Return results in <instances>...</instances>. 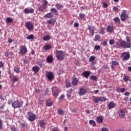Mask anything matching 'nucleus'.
Masks as SVG:
<instances>
[{
	"instance_id": "nucleus-1",
	"label": "nucleus",
	"mask_w": 131,
	"mask_h": 131,
	"mask_svg": "<svg viewBox=\"0 0 131 131\" xmlns=\"http://www.w3.org/2000/svg\"><path fill=\"white\" fill-rule=\"evenodd\" d=\"M117 46L118 47H122V48H124V49H130L131 44L130 42H125L124 41H121V42H118L117 43Z\"/></svg>"
},
{
	"instance_id": "nucleus-2",
	"label": "nucleus",
	"mask_w": 131,
	"mask_h": 131,
	"mask_svg": "<svg viewBox=\"0 0 131 131\" xmlns=\"http://www.w3.org/2000/svg\"><path fill=\"white\" fill-rule=\"evenodd\" d=\"M22 105H23V101H20L19 100L15 101L12 103V106L14 109L22 107Z\"/></svg>"
},
{
	"instance_id": "nucleus-3",
	"label": "nucleus",
	"mask_w": 131,
	"mask_h": 131,
	"mask_svg": "<svg viewBox=\"0 0 131 131\" xmlns=\"http://www.w3.org/2000/svg\"><path fill=\"white\" fill-rule=\"evenodd\" d=\"M56 58L59 61H62L64 59V54L63 51L57 50L56 52Z\"/></svg>"
},
{
	"instance_id": "nucleus-4",
	"label": "nucleus",
	"mask_w": 131,
	"mask_h": 131,
	"mask_svg": "<svg viewBox=\"0 0 131 131\" xmlns=\"http://www.w3.org/2000/svg\"><path fill=\"white\" fill-rule=\"evenodd\" d=\"M28 119L30 121H34L36 119V115L29 112L27 114Z\"/></svg>"
},
{
	"instance_id": "nucleus-5",
	"label": "nucleus",
	"mask_w": 131,
	"mask_h": 131,
	"mask_svg": "<svg viewBox=\"0 0 131 131\" xmlns=\"http://www.w3.org/2000/svg\"><path fill=\"white\" fill-rule=\"evenodd\" d=\"M120 18L121 21H122L123 22H124V21H125L126 19L128 18V14L126 13V10H123L121 14L120 15Z\"/></svg>"
},
{
	"instance_id": "nucleus-6",
	"label": "nucleus",
	"mask_w": 131,
	"mask_h": 131,
	"mask_svg": "<svg viewBox=\"0 0 131 131\" xmlns=\"http://www.w3.org/2000/svg\"><path fill=\"white\" fill-rule=\"evenodd\" d=\"M52 92L53 96L54 97H55L56 98L58 97V96L59 95V93L60 92L59 89L57 87H53L52 88Z\"/></svg>"
},
{
	"instance_id": "nucleus-7",
	"label": "nucleus",
	"mask_w": 131,
	"mask_h": 131,
	"mask_svg": "<svg viewBox=\"0 0 131 131\" xmlns=\"http://www.w3.org/2000/svg\"><path fill=\"white\" fill-rule=\"evenodd\" d=\"M121 56L124 61H127V60L130 58V55L127 52H123L121 53Z\"/></svg>"
},
{
	"instance_id": "nucleus-8",
	"label": "nucleus",
	"mask_w": 131,
	"mask_h": 131,
	"mask_svg": "<svg viewBox=\"0 0 131 131\" xmlns=\"http://www.w3.org/2000/svg\"><path fill=\"white\" fill-rule=\"evenodd\" d=\"M88 30L89 31L90 35L91 36H94V34H95V27L94 26H88Z\"/></svg>"
},
{
	"instance_id": "nucleus-9",
	"label": "nucleus",
	"mask_w": 131,
	"mask_h": 131,
	"mask_svg": "<svg viewBox=\"0 0 131 131\" xmlns=\"http://www.w3.org/2000/svg\"><path fill=\"white\" fill-rule=\"evenodd\" d=\"M19 52L21 55H26V54H27V48H26L25 46H22L20 47Z\"/></svg>"
},
{
	"instance_id": "nucleus-10",
	"label": "nucleus",
	"mask_w": 131,
	"mask_h": 131,
	"mask_svg": "<svg viewBox=\"0 0 131 131\" xmlns=\"http://www.w3.org/2000/svg\"><path fill=\"white\" fill-rule=\"evenodd\" d=\"M46 77H47L49 80L52 81V80H53V78H54V75H53V73L51 72H48L46 73Z\"/></svg>"
},
{
	"instance_id": "nucleus-11",
	"label": "nucleus",
	"mask_w": 131,
	"mask_h": 131,
	"mask_svg": "<svg viewBox=\"0 0 131 131\" xmlns=\"http://www.w3.org/2000/svg\"><path fill=\"white\" fill-rule=\"evenodd\" d=\"M26 27L28 29V30H31V29H33V25L31 22L27 21L25 24Z\"/></svg>"
},
{
	"instance_id": "nucleus-12",
	"label": "nucleus",
	"mask_w": 131,
	"mask_h": 131,
	"mask_svg": "<svg viewBox=\"0 0 131 131\" xmlns=\"http://www.w3.org/2000/svg\"><path fill=\"white\" fill-rule=\"evenodd\" d=\"M86 94V90L84 88H80L78 91V95L79 96H83Z\"/></svg>"
},
{
	"instance_id": "nucleus-13",
	"label": "nucleus",
	"mask_w": 131,
	"mask_h": 131,
	"mask_svg": "<svg viewBox=\"0 0 131 131\" xmlns=\"http://www.w3.org/2000/svg\"><path fill=\"white\" fill-rule=\"evenodd\" d=\"M124 116H125L124 110H120L119 112V117H120V118H124Z\"/></svg>"
},
{
	"instance_id": "nucleus-14",
	"label": "nucleus",
	"mask_w": 131,
	"mask_h": 131,
	"mask_svg": "<svg viewBox=\"0 0 131 131\" xmlns=\"http://www.w3.org/2000/svg\"><path fill=\"white\" fill-rule=\"evenodd\" d=\"M24 13L25 14H32L33 13H34V9H31L30 10H29V9L28 8H25L24 10Z\"/></svg>"
},
{
	"instance_id": "nucleus-15",
	"label": "nucleus",
	"mask_w": 131,
	"mask_h": 131,
	"mask_svg": "<svg viewBox=\"0 0 131 131\" xmlns=\"http://www.w3.org/2000/svg\"><path fill=\"white\" fill-rule=\"evenodd\" d=\"M53 61L54 58L52 56H48L46 59L47 63H49V64H51V63H53Z\"/></svg>"
},
{
	"instance_id": "nucleus-16",
	"label": "nucleus",
	"mask_w": 131,
	"mask_h": 131,
	"mask_svg": "<svg viewBox=\"0 0 131 131\" xmlns=\"http://www.w3.org/2000/svg\"><path fill=\"white\" fill-rule=\"evenodd\" d=\"M82 75L85 77V78H89V76L91 75V71H87L82 73Z\"/></svg>"
},
{
	"instance_id": "nucleus-17",
	"label": "nucleus",
	"mask_w": 131,
	"mask_h": 131,
	"mask_svg": "<svg viewBox=\"0 0 131 131\" xmlns=\"http://www.w3.org/2000/svg\"><path fill=\"white\" fill-rule=\"evenodd\" d=\"M47 23L49 24V25H55L56 24V19L53 18L48 20H47Z\"/></svg>"
},
{
	"instance_id": "nucleus-18",
	"label": "nucleus",
	"mask_w": 131,
	"mask_h": 131,
	"mask_svg": "<svg viewBox=\"0 0 131 131\" xmlns=\"http://www.w3.org/2000/svg\"><path fill=\"white\" fill-rule=\"evenodd\" d=\"M40 70V68H39V67L38 66H34L32 68V71H34V72H35V73H37L39 70Z\"/></svg>"
},
{
	"instance_id": "nucleus-19",
	"label": "nucleus",
	"mask_w": 131,
	"mask_h": 131,
	"mask_svg": "<svg viewBox=\"0 0 131 131\" xmlns=\"http://www.w3.org/2000/svg\"><path fill=\"white\" fill-rule=\"evenodd\" d=\"M116 104L113 102H110L108 105V109L110 110L111 109H112L113 108H114L115 107Z\"/></svg>"
},
{
	"instance_id": "nucleus-20",
	"label": "nucleus",
	"mask_w": 131,
	"mask_h": 131,
	"mask_svg": "<svg viewBox=\"0 0 131 131\" xmlns=\"http://www.w3.org/2000/svg\"><path fill=\"white\" fill-rule=\"evenodd\" d=\"M107 30L108 32H113V31H114V27L108 25L107 26Z\"/></svg>"
},
{
	"instance_id": "nucleus-21",
	"label": "nucleus",
	"mask_w": 131,
	"mask_h": 131,
	"mask_svg": "<svg viewBox=\"0 0 131 131\" xmlns=\"http://www.w3.org/2000/svg\"><path fill=\"white\" fill-rule=\"evenodd\" d=\"M96 60V57L94 56H92L90 57L89 59V62H91L92 64H96V62L94 61V60Z\"/></svg>"
},
{
	"instance_id": "nucleus-22",
	"label": "nucleus",
	"mask_w": 131,
	"mask_h": 131,
	"mask_svg": "<svg viewBox=\"0 0 131 131\" xmlns=\"http://www.w3.org/2000/svg\"><path fill=\"white\" fill-rule=\"evenodd\" d=\"M55 7L57 10H62L63 8V5L60 3H57L55 5Z\"/></svg>"
},
{
	"instance_id": "nucleus-23",
	"label": "nucleus",
	"mask_w": 131,
	"mask_h": 131,
	"mask_svg": "<svg viewBox=\"0 0 131 131\" xmlns=\"http://www.w3.org/2000/svg\"><path fill=\"white\" fill-rule=\"evenodd\" d=\"M103 120H104L103 117L99 116V117H97L96 121H97V122H98V123H102V122H103Z\"/></svg>"
},
{
	"instance_id": "nucleus-24",
	"label": "nucleus",
	"mask_w": 131,
	"mask_h": 131,
	"mask_svg": "<svg viewBox=\"0 0 131 131\" xmlns=\"http://www.w3.org/2000/svg\"><path fill=\"white\" fill-rule=\"evenodd\" d=\"M116 91L118 93H124V92H125V88L120 89L119 88H117Z\"/></svg>"
},
{
	"instance_id": "nucleus-25",
	"label": "nucleus",
	"mask_w": 131,
	"mask_h": 131,
	"mask_svg": "<svg viewBox=\"0 0 131 131\" xmlns=\"http://www.w3.org/2000/svg\"><path fill=\"white\" fill-rule=\"evenodd\" d=\"M47 105L48 107H51L53 105V101H52V100L48 99L47 101Z\"/></svg>"
},
{
	"instance_id": "nucleus-26",
	"label": "nucleus",
	"mask_w": 131,
	"mask_h": 131,
	"mask_svg": "<svg viewBox=\"0 0 131 131\" xmlns=\"http://www.w3.org/2000/svg\"><path fill=\"white\" fill-rule=\"evenodd\" d=\"M43 59H40L37 62V64L40 66V67H42L43 66Z\"/></svg>"
},
{
	"instance_id": "nucleus-27",
	"label": "nucleus",
	"mask_w": 131,
	"mask_h": 131,
	"mask_svg": "<svg viewBox=\"0 0 131 131\" xmlns=\"http://www.w3.org/2000/svg\"><path fill=\"white\" fill-rule=\"evenodd\" d=\"M98 100H99L100 102H105V101H107V98L104 96L99 97Z\"/></svg>"
},
{
	"instance_id": "nucleus-28",
	"label": "nucleus",
	"mask_w": 131,
	"mask_h": 131,
	"mask_svg": "<svg viewBox=\"0 0 131 131\" xmlns=\"http://www.w3.org/2000/svg\"><path fill=\"white\" fill-rule=\"evenodd\" d=\"M47 9V7L45 6V5H42L41 6L39 7L38 8L39 11L40 12H42L44 10H46Z\"/></svg>"
},
{
	"instance_id": "nucleus-29",
	"label": "nucleus",
	"mask_w": 131,
	"mask_h": 131,
	"mask_svg": "<svg viewBox=\"0 0 131 131\" xmlns=\"http://www.w3.org/2000/svg\"><path fill=\"white\" fill-rule=\"evenodd\" d=\"M101 39V36L99 35H96L94 38L95 41H99Z\"/></svg>"
},
{
	"instance_id": "nucleus-30",
	"label": "nucleus",
	"mask_w": 131,
	"mask_h": 131,
	"mask_svg": "<svg viewBox=\"0 0 131 131\" xmlns=\"http://www.w3.org/2000/svg\"><path fill=\"white\" fill-rule=\"evenodd\" d=\"M51 37L49 35H47L43 37V40L45 41L50 40Z\"/></svg>"
},
{
	"instance_id": "nucleus-31",
	"label": "nucleus",
	"mask_w": 131,
	"mask_h": 131,
	"mask_svg": "<svg viewBox=\"0 0 131 131\" xmlns=\"http://www.w3.org/2000/svg\"><path fill=\"white\" fill-rule=\"evenodd\" d=\"M99 33L100 34H105V28H101L99 29Z\"/></svg>"
},
{
	"instance_id": "nucleus-32",
	"label": "nucleus",
	"mask_w": 131,
	"mask_h": 131,
	"mask_svg": "<svg viewBox=\"0 0 131 131\" xmlns=\"http://www.w3.org/2000/svg\"><path fill=\"white\" fill-rule=\"evenodd\" d=\"M51 12H53V13H55V14L57 15H59L58 13V10L56 9L55 8H52L50 9Z\"/></svg>"
},
{
	"instance_id": "nucleus-33",
	"label": "nucleus",
	"mask_w": 131,
	"mask_h": 131,
	"mask_svg": "<svg viewBox=\"0 0 131 131\" xmlns=\"http://www.w3.org/2000/svg\"><path fill=\"white\" fill-rule=\"evenodd\" d=\"M78 82V79L76 78H74L72 81V84L73 85H76Z\"/></svg>"
},
{
	"instance_id": "nucleus-34",
	"label": "nucleus",
	"mask_w": 131,
	"mask_h": 131,
	"mask_svg": "<svg viewBox=\"0 0 131 131\" xmlns=\"http://www.w3.org/2000/svg\"><path fill=\"white\" fill-rule=\"evenodd\" d=\"M112 64L115 66H118L119 65V62L117 60H113L112 61Z\"/></svg>"
},
{
	"instance_id": "nucleus-35",
	"label": "nucleus",
	"mask_w": 131,
	"mask_h": 131,
	"mask_svg": "<svg viewBox=\"0 0 131 131\" xmlns=\"http://www.w3.org/2000/svg\"><path fill=\"white\" fill-rule=\"evenodd\" d=\"M44 49H45V50H51V49H52V46L50 45H46L44 47Z\"/></svg>"
},
{
	"instance_id": "nucleus-36",
	"label": "nucleus",
	"mask_w": 131,
	"mask_h": 131,
	"mask_svg": "<svg viewBox=\"0 0 131 131\" xmlns=\"http://www.w3.org/2000/svg\"><path fill=\"white\" fill-rule=\"evenodd\" d=\"M7 22H8V23H12L14 21V20L13 18H11V17H7L6 18Z\"/></svg>"
},
{
	"instance_id": "nucleus-37",
	"label": "nucleus",
	"mask_w": 131,
	"mask_h": 131,
	"mask_svg": "<svg viewBox=\"0 0 131 131\" xmlns=\"http://www.w3.org/2000/svg\"><path fill=\"white\" fill-rule=\"evenodd\" d=\"M123 79L124 81L127 82L128 81V80H129V77H128V76H126L125 74H124Z\"/></svg>"
},
{
	"instance_id": "nucleus-38",
	"label": "nucleus",
	"mask_w": 131,
	"mask_h": 131,
	"mask_svg": "<svg viewBox=\"0 0 131 131\" xmlns=\"http://www.w3.org/2000/svg\"><path fill=\"white\" fill-rule=\"evenodd\" d=\"M12 79H13V81H14V82H16L19 81V78L16 77L15 76H12Z\"/></svg>"
},
{
	"instance_id": "nucleus-39",
	"label": "nucleus",
	"mask_w": 131,
	"mask_h": 131,
	"mask_svg": "<svg viewBox=\"0 0 131 131\" xmlns=\"http://www.w3.org/2000/svg\"><path fill=\"white\" fill-rule=\"evenodd\" d=\"M93 100L95 103L97 104V103H98L100 100H99V97H94Z\"/></svg>"
},
{
	"instance_id": "nucleus-40",
	"label": "nucleus",
	"mask_w": 131,
	"mask_h": 131,
	"mask_svg": "<svg viewBox=\"0 0 131 131\" xmlns=\"http://www.w3.org/2000/svg\"><path fill=\"white\" fill-rule=\"evenodd\" d=\"M27 39H34V36L33 34H31L27 37Z\"/></svg>"
},
{
	"instance_id": "nucleus-41",
	"label": "nucleus",
	"mask_w": 131,
	"mask_h": 131,
	"mask_svg": "<svg viewBox=\"0 0 131 131\" xmlns=\"http://www.w3.org/2000/svg\"><path fill=\"white\" fill-rule=\"evenodd\" d=\"M14 71L16 72V73H20V68L16 67L14 69Z\"/></svg>"
},
{
	"instance_id": "nucleus-42",
	"label": "nucleus",
	"mask_w": 131,
	"mask_h": 131,
	"mask_svg": "<svg viewBox=\"0 0 131 131\" xmlns=\"http://www.w3.org/2000/svg\"><path fill=\"white\" fill-rule=\"evenodd\" d=\"M114 21L115 23H119L120 22V19L118 17L114 18Z\"/></svg>"
},
{
	"instance_id": "nucleus-43",
	"label": "nucleus",
	"mask_w": 131,
	"mask_h": 131,
	"mask_svg": "<svg viewBox=\"0 0 131 131\" xmlns=\"http://www.w3.org/2000/svg\"><path fill=\"white\" fill-rule=\"evenodd\" d=\"M58 114L59 115H63L64 114V112L63 111V110L60 109L58 110Z\"/></svg>"
},
{
	"instance_id": "nucleus-44",
	"label": "nucleus",
	"mask_w": 131,
	"mask_h": 131,
	"mask_svg": "<svg viewBox=\"0 0 131 131\" xmlns=\"http://www.w3.org/2000/svg\"><path fill=\"white\" fill-rule=\"evenodd\" d=\"M90 79H92V80H97L98 78L96 76L92 75L90 76Z\"/></svg>"
},
{
	"instance_id": "nucleus-45",
	"label": "nucleus",
	"mask_w": 131,
	"mask_h": 131,
	"mask_svg": "<svg viewBox=\"0 0 131 131\" xmlns=\"http://www.w3.org/2000/svg\"><path fill=\"white\" fill-rule=\"evenodd\" d=\"M85 15L83 13H80L79 14V17L81 20H83V19L85 18Z\"/></svg>"
},
{
	"instance_id": "nucleus-46",
	"label": "nucleus",
	"mask_w": 131,
	"mask_h": 131,
	"mask_svg": "<svg viewBox=\"0 0 131 131\" xmlns=\"http://www.w3.org/2000/svg\"><path fill=\"white\" fill-rule=\"evenodd\" d=\"M40 126L41 127H45L46 124H45V122L43 121H40Z\"/></svg>"
},
{
	"instance_id": "nucleus-47",
	"label": "nucleus",
	"mask_w": 131,
	"mask_h": 131,
	"mask_svg": "<svg viewBox=\"0 0 131 131\" xmlns=\"http://www.w3.org/2000/svg\"><path fill=\"white\" fill-rule=\"evenodd\" d=\"M89 123L90 124H93V126H96V122H95L94 120H91L89 121Z\"/></svg>"
},
{
	"instance_id": "nucleus-48",
	"label": "nucleus",
	"mask_w": 131,
	"mask_h": 131,
	"mask_svg": "<svg viewBox=\"0 0 131 131\" xmlns=\"http://www.w3.org/2000/svg\"><path fill=\"white\" fill-rule=\"evenodd\" d=\"M38 104H39V105H42V104H43V99L42 98L39 99Z\"/></svg>"
},
{
	"instance_id": "nucleus-49",
	"label": "nucleus",
	"mask_w": 131,
	"mask_h": 131,
	"mask_svg": "<svg viewBox=\"0 0 131 131\" xmlns=\"http://www.w3.org/2000/svg\"><path fill=\"white\" fill-rule=\"evenodd\" d=\"M45 17H46V18H52V17H53V15H52V14L49 13L45 15Z\"/></svg>"
},
{
	"instance_id": "nucleus-50",
	"label": "nucleus",
	"mask_w": 131,
	"mask_h": 131,
	"mask_svg": "<svg viewBox=\"0 0 131 131\" xmlns=\"http://www.w3.org/2000/svg\"><path fill=\"white\" fill-rule=\"evenodd\" d=\"M49 4V3H48V1H47V0H44L43 2V6L46 7L48 6V4Z\"/></svg>"
},
{
	"instance_id": "nucleus-51",
	"label": "nucleus",
	"mask_w": 131,
	"mask_h": 131,
	"mask_svg": "<svg viewBox=\"0 0 131 131\" xmlns=\"http://www.w3.org/2000/svg\"><path fill=\"white\" fill-rule=\"evenodd\" d=\"M4 126H3V121L0 119V129H3Z\"/></svg>"
},
{
	"instance_id": "nucleus-52",
	"label": "nucleus",
	"mask_w": 131,
	"mask_h": 131,
	"mask_svg": "<svg viewBox=\"0 0 131 131\" xmlns=\"http://www.w3.org/2000/svg\"><path fill=\"white\" fill-rule=\"evenodd\" d=\"M94 49L96 50V51H98L101 49V47L99 45H96L95 46Z\"/></svg>"
},
{
	"instance_id": "nucleus-53",
	"label": "nucleus",
	"mask_w": 131,
	"mask_h": 131,
	"mask_svg": "<svg viewBox=\"0 0 131 131\" xmlns=\"http://www.w3.org/2000/svg\"><path fill=\"white\" fill-rule=\"evenodd\" d=\"M109 43H110V45H114V43H115V41H114V39H111V40L109 41Z\"/></svg>"
},
{
	"instance_id": "nucleus-54",
	"label": "nucleus",
	"mask_w": 131,
	"mask_h": 131,
	"mask_svg": "<svg viewBox=\"0 0 131 131\" xmlns=\"http://www.w3.org/2000/svg\"><path fill=\"white\" fill-rule=\"evenodd\" d=\"M66 86V88H70L71 86V83L70 82H67Z\"/></svg>"
},
{
	"instance_id": "nucleus-55",
	"label": "nucleus",
	"mask_w": 131,
	"mask_h": 131,
	"mask_svg": "<svg viewBox=\"0 0 131 131\" xmlns=\"http://www.w3.org/2000/svg\"><path fill=\"white\" fill-rule=\"evenodd\" d=\"M103 69H109V67L107 64H104L103 66Z\"/></svg>"
},
{
	"instance_id": "nucleus-56",
	"label": "nucleus",
	"mask_w": 131,
	"mask_h": 131,
	"mask_svg": "<svg viewBox=\"0 0 131 131\" xmlns=\"http://www.w3.org/2000/svg\"><path fill=\"white\" fill-rule=\"evenodd\" d=\"M67 98H68V99H70V98H71V93H70V92H68L67 94Z\"/></svg>"
},
{
	"instance_id": "nucleus-57",
	"label": "nucleus",
	"mask_w": 131,
	"mask_h": 131,
	"mask_svg": "<svg viewBox=\"0 0 131 131\" xmlns=\"http://www.w3.org/2000/svg\"><path fill=\"white\" fill-rule=\"evenodd\" d=\"M8 105H11V104H13V100L10 99L8 101Z\"/></svg>"
},
{
	"instance_id": "nucleus-58",
	"label": "nucleus",
	"mask_w": 131,
	"mask_h": 131,
	"mask_svg": "<svg viewBox=\"0 0 131 131\" xmlns=\"http://www.w3.org/2000/svg\"><path fill=\"white\" fill-rule=\"evenodd\" d=\"M101 131H109L107 127H103L101 128Z\"/></svg>"
},
{
	"instance_id": "nucleus-59",
	"label": "nucleus",
	"mask_w": 131,
	"mask_h": 131,
	"mask_svg": "<svg viewBox=\"0 0 131 131\" xmlns=\"http://www.w3.org/2000/svg\"><path fill=\"white\" fill-rule=\"evenodd\" d=\"M102 5L103 6V8H107V7H108V5L106 3H103Z\"/></svg>"
},
{
	"instance_id": "nucleus-60",
	"label": "nucleus",
	"mask_w": 131,
	"mask_h": 131,
	"mask_svg": "<svg viewBox=\"0 0 131 131\" xmlns=\"http://www.w3.org/2000/svg\"><path fill=\"white\" fill-rule=\"evenodd\" d=\"M113 11H115V12L118 11V8H117V7H114L113 8Z\"/></svg>"
},
{
	"instance_id": "nucleus-61",
	"label": "nucleus",
	"mask_w": 131,
	"mask_h": 131,
	"mask_svg": "<svg viewBox=\"0 0 131 131\" xmlns=\"http://www.w3.org/2000/svg\"><path fill=\"white\" fill-rule=\"evenodd\" d=\"M4 62H3V61H0V68L4 67Z\"/></svg>"
},
{
	"instance_id": "nucleus-62",
	"label": "nucleus",
	"mask_w": 131,
	"mask_h": 131,
	"mask_svg": "<svg viewBox=\"0 0 131 131\" xmlns=\"http://www.w3.org/2000/svg\"><path fill=\"white\" fill-rule=\"evenodd\" d=\"M102 46H103V47H106V46H107V41H103V43H102Z\"/></svg>"
},
{
	"instance_id": "nucleus-63",
	"label": "nucleus",
	"mask_w": 131,
	"mask_h": 131,
	"mask_svg": "<svg viewBox=\"0 0 131 131\" xmlns=\"http://www.w3.org/2000/svg\"><path fill=\"white\" fill-rule=\"evenodd\" d=\"M79 26V24L78 23H76L74 24L75 27H78Z\"/></svg>"
},
{
	"instance_id": "nucleus-64",
	"label": "nucleus",
	"mask_w": 131,
	"mask_h": 131,
	"mask_svg": "<svg viewBox=\"0 0 131 131\" xmlns=\"http://www.w3.org/2000/svg\"><path fill=\"white\" fill-rule=\"evenodd\" d=\"M35 92L37 93V94H39V93H40V90H39V89H36L35 90Z\"/></svg>"
}]
</instances>
